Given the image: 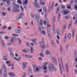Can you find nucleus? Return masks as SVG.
I'll list each match as a JSON object with an SVG mask.
<instances>
[{
    "label": "nucleus",
    "mask_w": 77,
    "mask_h": 77,
    "mask_svg": "<svg viewBox=\"0 0 77 77\" xmlns=\"http://www.w3.org/2000/svg\"><path fill=\"white\" fill-rule=\"evenodd\" d=\"M48 69L50 72H53V70L54 71H57V69L52 63L50 64L49 66L48 67Z\"/></svg>",
    "instance_id": "obj_1"
},
{
    "label": "nucleus",
    "mask_w": 77,
    "mask_h": 77,
    "mask_svg": "<svg viewBox=\"0 0 77 77\" xmlns=\"http://www.w3.org/2000/svg\"><path fill=\"white\" fill-rule=\"evenodd\" d=\"M15 32L17 34H19L21 32V29L20 28H17L15 30Z\"/></svg>",
    "instance_id": "obj_2"
},
{
    "label": "nucleus",
    "mask_w": 77,
    "mask_h": 77,
    "mask_svg": "<svg viewBox=\"0 0 77 77\" xmlns=\"http://www.w3.org/2000/svg\"><path fill=\"white\" fill-rule=\"evenodd\" d=\"M16 39L17 38L15 37L14 36H12L11 40V44H14V41H15Z\"/></svg>",
    "instance_id": "obj_3"
},
{
    "label": "nucleus",
    "mask_w": 77,
    "mask_h": 77,
    "mask_svg": "<svg viewBox=\"0 0 77 77\" xmlns=\"http://www.w3.org/2000/svg\"><path fill=\"white\" fill-rule=\"evenodd\" d=\"M37 1H38V0H35L34 6L37 8H40V6L39 5V3L36 2Z\"/></svg>",
    "instance_id": "obj_4"
},
{
    "label": "nucleus",
    "mask_w": 77,
    "mask_h": 77,
    "mask_svg": "<svg viewBox=\"0 0 77 77\" xmlns=\"http://www.w3.org/2000/svg\"><path fill=\"white\" fill-rule=\"evenodd\" d=\"M27 64V62H25L24 63V62H22V69H25L26 68V66Z\"/></svg>",
    "instance_id": "obj_5"
},
{
    "label": "nucleus",
    "mask_w": 77,
    "mask_h": 77,
    "mask_svg": "<svg viewBox=\"0 0 77 77\" xmlns=\"http://www.w3.org/2000/svg\"><path fill=\"white\" fill-rule=\"evenodd\" d=\"M48 64V63L46 62V63H43L42 64V68H43V69H47V68L46 67L47 66V65Z\"/></svg>",
    "instance_id": "obj_6"
},
{
    "label": "nucleus",
    "mask_w": 77,
    "mask_h": 77,
    "mask_svg": "<svg viewBox=\"0 0 77 77\" xmlns=\"http://www.w3.org/2000/svg\"><path fill=\"white\" fill-rule=\"evenodd\" d=\"M69 63H66L65 64V68L66 70V72L67 73L68 72V71L69 70Z\"/></svg>",
    "instance_id": "obj_7"
},
{
    "label": "nucleus",
    "mask_w": 77,
    "mask_h": 77,
    "mask_svg": "<svg viewBox=\"0 0 77 77\" xmlns=\"http://www.w3.org/2000/svg\"><path fill=\"white\" fill-rule=\"evenodd\" d=\"M70 12L68 10H64L62 11V14H64V15H66V14L69 13Z\"/></svg>",
    "instance_id": "obj_8"
},
{
    "label": "nucleus",
    "mask_w": 77,
    "mask_h": 77,
    "mask_svg": "<svg viewBox=\"0 0 77 77\" xmlns=\"http://www.w3.org/2000/svg\"><path fill=\"white\" fill-rule=\"evenodd\" d=\"M52 60L53 63L55 65H57V62L56 61V58H55L53 57L52 58Z\"/></svg>",
    "instance_id": "obj_9"
},
{
    "label": "nucleus",
    "mask_w": 77,
    "mask_h": 77,
    "mask_svg": "<svg viewBox=\"0 0 77 77\" xmlns=\"http://www.w3.org/2000/svg\"><path fill=\"white\" fill-rule=\"evenodd\" d=\"M61 63L62 64H61V67L62 68V69H63V71H65L64 69V66H63V61H62V58H61L60 59Z\"/></svg>",
    "instance_id": "obj_10"
},
{
    "label": "nucleus",
    "mask_w": 77,
    "mask_h": 77,
    "mask_svg": "<svg viewBox=\"0 0 77 77\" xmlns=\"http://www.w3.org/2000/svg\"><path fill=\"white\" fill-rule=\"evenodd\" d=\"M13 9L14 10L13 12H20V10L17 8H13Z\"/></svg>",
    "instance_id": "obj_11"
},
{
    "label": "nucleus",
    "mask_w": 77,
    "mask_h": 77,
    "mask_svg": "<svg viewBox=\"0 0 77 77\" xmlns=\"http://www.w3.org/2000/svg\"><path fill=\"white\" fill-rule=\"evenodd\" d=\"M35 18L37 22H39V16H38L37 14H36L35 16Z\"/></svg>",
    "instance_id": "obj_12"
},
{
    "label": "nucleus",
    "mask_w": 77,
    "mask_h": 77,
    "mask_svg": "<svg viewBox=\"0 0 77 77\" xmlns=\"http://www.w3.org/2000/svg\"><path fill=\"white\" fill-rule=\"evenodd\" d=\"M13 6H14V8H19V7H20V6H19V5H17V4H16L15 3H13Z\"/></svg>",
    "instance_id": "obj_13"
},
{
    "label": "nucleus",
    "mask_w": 77,
    "mask_h": 77,
    "mask_svg": "<svg viewBox=\"0 0 77 77\" xmlns=\"http://www.w3.org/2000/svg\"><path fill=\"white\" fill-rule=\"evenodd\" d=\"M3 75L4 77H7V72H6V70H4L3 73Z\"/></svg>",
    "instance_id": "obj_14"
},
{
    "label": "nucleus",
    "mask_w": 77,
    "mask_h": 77,
    "mask_svg": "<svg viewBox=\"0 0 77 77\" xmlns=\"http://www.w3.org/2000/svg\"><path fill=\"white\" fill-rule=\"evenodd\" d=\"M67 38L69 40L71 39V33H69L67 35Z\"/></svg>",
    "instance_id": "obj_15"
},
{
    "label": "nucleus",
    "mask_w": 77,
    "mask_h": 77,
    "mask_svg": "<svg viewBox=\"0 0 77 77\" xmlns=\"http://www.w3.org/2000/svg\"><path fill=\"white\" fill-rule=\"evenodd\" d=\"M6 2L7 5H8L9 8H11V4H10V1L9 0H7Z\"/></svg>",
    "instance_id": "obj_16"
},
{
    "label": "nucleus",
    "mask_w": 77,
    "mask_h": 77,
    "mask_svg": "<svg viewBox=\"0 0 77 77\" xmlns=\"http://www.w3.org/2000/svg\"><path fill=\"white\" fill-rule=\"evenodd\" d=\"M75 29H74L73 30H72V38H73L74 36V34H75Z\"/></svg>",
    "instance_id": "obj_17"
},
{
    "label": "nucleus",
    "mask_w": 77,
    "mask_h": 77,
    "mask_svg": "<svg viewBox=\"0 0 77 77\" xmlns=\"http://www.w3.org/2000/svg\"><path fill=\"white\" fill-rule=\"evenodd\" d=\"M56 33L57 35L58 36H60V30L59 29H57L56 30Z\"/></svg>",
    "instance_id": "obj_18"
},
{
    "label": "nucleus",
    "mask_w": 77,
    "mask_h": 77,
    "mask_svg": "<svg viewBox=\"0 0 77 77\" xmlns=\"http://www.w3.org/2000/svg\"><path fill=\"white\" fill-rule=\"evenodd\" d=\"M59 66L60 67V72L61 75H62V69L61 68V66H60V63H59Z\"/></svg>",
    "instance_id": "obj_19"
},
{
    "label": "nucleus",
    "mask_w": 77,
    "mask_h": 77,
    "mask_svg": "<svg viewBox=\"0 0 77 77\" xmlns=\"http://www.w3.org/2000/svg\"><path fill=\"white\" fill-rule=\"evenodd\" d=\"M9 75L11 76H12L13 77L15 76V74L13 73L10 72L9 73Z\"/></svg>",
    "instance_id": "obj_20"
},
{
    "label": "nucleus",
    "mask_w": 77,
    "mask_h": 77,
    "mask_svg": "<svg viewBox=\"0 0 77 77\" xmlns=\"http://www.w3.org/2000/svg\"><path fill=\"white\" fill-rule=\"evenodd\" d=\"M60 53H62V52L63 51V50L62 49V45H60Z\"/></svg>",
    "instance_id": "obj_21"
},
{
    "label": "nucleus",
    "mask_w": 77,
    "mask_h": 77,
    "mask_svg": "<svg viewBox=\"0 0 77 77\" xmlns=\"http://www.w3.org/2000/svg\"><path fill=\"white\" fill-rule=\"evenodd\" d=\"M52 46H53V47H56V44L55 43V42H52Z\"/></svg>",
    "instance_id": "obj_22"
},
{
    "label": "nucleus",
    "mask_w": 77,
    "mask_h": 77,
    "mask_svg": "<svg viewBox=\"0 0 77 77\" xmlns=\"http://www.w3.org/2000/svg\"><path fill=\"white\" fill-rule=\"evenodd\" d=\"M56 21V20H55V16H54V17L53 18V24H54L55 23V22Z\"/></svg>",
    "instance_id": "obj_23"
},
{
    "label": "nucleus",
    "mask_w": 77,
    "mask_h": 77,
    "mask_svg": "<svg viewBox=\"0 0 77 77\" xmlns=\"http://www.w3.org/2000/svg\"><path fill=\"white\" fill-rule=\"evenodd\" d=\"M3 59L5 60H8L7 57H5V56H3Z\"/></svg>",
    "instance_id": "obj_24"
},
{
    "label": "nucleus",
    "mask_w": 77,
    "mask_h": 77,
    "mask_svg": "<svg viewBox=\"0 0 77 77\" xmlns=\"http://www.w3.org/2000/svg\"><path fill=\"white\" fill-rule=\"evenodd\" d=\"M74 54L75 57H77V51H76V50H74Z\"/></svg>",
    "instance_id": "obj_25"
},
{
    "label": "nucleus",
    "mask_w": 77,
    "mask_h": 77,
    "mask_svg": "<svg viewBox=\"0 0 77 77\" xmlns=\"http://www.w3.org/2000/svg\"><path fill=\"white\" fill-rule=\"evenodd\" d=\"M60 14H59L58 15V21L59 22L60 21Z\"/></svg>",
    "instance_id": "obj_26"
},
{
    "label": "nucleus",
    "mask_w": 77,
    "mask_h": 77,
    "mask_svg": "<svg viewBox=\"0 0 77 77\" xmlns=\"http://www.w3.org/2000/svg\"><path fill=\"white\" fill-rule=\"evenodd\" d=\"M27 3H28V0H25V1L23 2V4L25 5H26Z\"/></svg>",
    "instance_id": "obj_27"
},
{
    "label": "nucleus",
    "mask_w": 77,
    "mask_h": 77,
    "mask_svg": "<svg viewBox=\"0 0 77 77\" xmlns=\"http://www.w3.org/2000/svg\"><path fill=\"white\" fill-rule=\"evenodd\" d=\"M17 40L18 41L19 44H21L22 42L21 41V40H20V38H17Z\"/></svg>",
    "instance_id": "obj_28"
},
{
    "label": "nucleus",
    "mask_w": 77,
    "mask_h": 77,
    "mask_svg": "<svg viewBox=\"0 0 77 77\" xmlns=\"http://www.w3.org/2000/svg\"><path fill=\"white\" fill-rule=\"evenodd\" d=\"M43 11L44 12H45L47 11L46 10V8H45V7H44L43 8Z\"/></svg>",
    "instance_id": "obj_29"
},
{
    "label": "nucleus",
    "mask_w": 77,
    "mask_h": 77,
    "mask_svg": "<svg viewBox=\"0 0 77 77\" xmlns=\"http://www.w3.org/2000/svg\"><path fill=\"white\" fill-rule=\"evenodd\" d=\"M3 68H4V71H6V66H5V64H3Z\"/></svg>",
    "instance_id": "obj_30"
},
{
    "label": "nucleus",
    "mask_w": 77,
    "mask_h": 77,
    "mask_svg": "<svg viewBox=\"0 0 77 77\" xmlns=\"http://www.w3.org/2000/svg\"><path fill=\"white\" fill-rule=\"evenodd\" d=\"M28 73H30L32 74V72L31 69H29L28 71Z\"/></svg>",
    "instance_id": "obj_31"
},
{
    "label": "nucleus",
    "mask_w": 77,
    "mask_h": 77,
    "mask_svg": "<svg viewBox=\"0 0 77 77\" xmlns=\"http://www.w3.org/2000/svg\"><path fill=\"white\" fill-rule=\"evenodd\" d=\"M21 18V15H19L18 16V17L17 18V20H20V19Z\"/></svg>",
    "instance_id": "obj_32"
},
{
    "label": "nucleus",
    "mask_w": 77,
    "mask_h": 77,
    "mask_svg": "<svg viewBox=\"0 0 77 77\" xmlns=\"http://www.w3.org/2000/svg\"><path fill=\"white\" fill-rule=\"evenodd\" d=\"M42 44L43 45V46H45V45H44L45 43L44 42V40L43 39H42Z\"/></svg>",
    "instance_id": "obj_33"
},
{
    "label": "nucleus",
    "mask_w": 77,
    "mask_h": 77,
    "mask_svg": "<svg viewBox=\"0 0 77 77\" xmlns=\"http://www.w3.org/2000/svg\"><path fill=\"white\" fill-rule=\"evenodd\" d=\"M33 51V48H31V50H30V51L31 53H33L34 52Z\"/></svg>",
    "instance_id": "obj_34"
},
{
    "label": "nucleus",
    "mask_w": 77,
    "mask_h": 77,
    "mask_svg": "<svg viewBox=\"0 0 77 77\" xmlns=\"http://www.w3.org/2000/svg\"><path fill=\"white\" fill-rule=\"evenodd\" d=\"M59 8L58 7L57 9L56 14H57V13H58V12H59Z\"/></svg>",
    "instance_id": "obj_35"
},
{
    "label": "nucleus",
    "mask_w": 77,
    "mask_h": 77,
    "mask_svg": "<svg viewBox=\"0 0 77 77\" xmlns=\"http://www.w3.org/2000/svg\"><path fill=\"white\" fill-rule=\"evenodd\" d=\"M66 36H64V42H66Z\"/></svg>",
    "instance_id": "obj_36"
},
{
    "label": "nucleus",
    "mask_w": 77,
    "mask_h": 77,
    "mask_svg": "<svg viewBox=\"0 0 77 77\" xmlns=\"http://www.w3.org/2000/svg\"><path fill=\"white\" fill-rule=\"evenodd\" d=\"M39 56H41V57H44V54H43L42 53H40Z\"/></svg>",
    "instance_id": "obj_37"
},
{
    "label": "nucleus",
    "mask_w": 77,
    "mask_h": 77,
    "mask_svg": "<svg viewBox=\"0 0 77 77\" xmlns=\"http://www.w3.org/2000/svg\"><path fill=\"white\" fill-rule=\"evenodd\" d=\"M66 29V25H64V27L63 28V31H65V29Z\"/></svg>",
    "instance_id": "obj_38"
},
{
    "label": "nucleus",
    "mask_w": 77,
    "mask_h": 77,
    "mask_svg": "<svg viewBox=\"0 0 77 77\" xmlns=\"http://www.w3.org/2000/svg\"><path fill=\"white\" fill-rule=\"evenodd\" d=\"M46 54L47 55H48V54H50V51H47L46 52Z\"/></svg>",
    "instance_id": "obj_39"
},
{
    "label": "nucleus",
    "mask_w": 77,
    "mask_h": 77,
    "mask_svg": "<svg viewBox=\"0 0 77 77\" xmlns=\"http://www.w3.org/2000/svg\"><path fill=\"white\" fill-rule=\"evenodd\" d=\"M52 36V33H50L48 34V36L49 37H50V38H51V36Z\"/></svg>",
    "instance_id": "obj_40"
},
{
    "label": "nucleus",
    "mask_w": 77,
    "mask_h": 77,
    "mask_svg": "<svg viewBox=\"0 0 77 77\" xmlns=\"http://www.w3.org/2000/svg\"><path fill=\"white\" fill-rule=\"evenodd\" d=\"M31 40L33 42H35L36 40H35V39H33V38H31Z\"/></svg>",
    "instance_id": "obj_41"
},
{
    "label": "nucleus",
    "mask_w": 77,
    "mask_h": 77,
    "mask_svg": "<svg viewBox=\"0 0 77 77\" xmlns=\"http://www.w3.org/2000/svg\"><path fill=\"white\" fill-rule=\"evenodd\" d=\"M33 67L34 69H36V68H37L36 67V66L35 65L33 66Z\"/></svg>",
    "instance_id": "obj_42"
},
{
    "label": "nucleus",
    "mask_w": 77,
    "mask_h": 77,
    "mask_svg": "<svg viewBox=\"0 0 77 77\" xmlns=\"http://www.w3.org/2000/svg\"><path fill=\"white\" fill-rule=\"evenodd\" d=\"M26 73L25 72H24L23 76L22 77H26Z\"/></svg>",
    "instance_id": "obj_43"
},
{
    "label": "nucleus",
    "mask_w": 77,
    "mask_h": 77,
    "mask_svg": "<svg viewBox=\"0 0 77 77\" xmlns=\"http://www.w3.org/2000/svg\"><path fill=\"white\" fill-rule=\"evenodd\" d=\"M74 8L77 10V5H76V4H75L74 5Z\"/></svg>",
    "instance_id": "obj_44"
},
{
    "label": "nucleus",
    "mask_w": 77,
    "mask_h": 77,
    "mask_svg": "<svg viewBox=\"0 0 77 77\" xmlns=\"http://www.w3.org/2000/svg\"><path fill=\"white\" fill-rule=\"evenodd\" d=\"M7 10L9 12H11V8H7Z\"/></svg>",
    "instance_id": "obj_45"
},
{
    "label": "nucleus",
    "mask_w": 77,
    "mask_h": 77,
    "mask_svg": "<svg viewBox=\"0 0 77 77\" xmlns=\"http://www.w3.org/2000/svg\"><path fill=\"white\" fill-rule=\"evenodd\" d=\"M2 45L3 48H5V44H2Z\"/></svg>",
    "instance_id": "obj_46"
},
{
    "label": "nucleus",
    "mask_w": 77,
    "mask_h": 77,
    "mask_svg": "<svg viewBox=\"0 0 77 77\" xmlns=\"http://www.w3.org/2000/svg\"><path fill=\"white\" fill-rule=\"evenodd\" d=\"M3 72V70L2 69H1L0 70V74L2 75V72Z\"/></svg>",
    "instance_id": "obj_47"
},
{
    "label": "nucleus",
    "mask_w": 77,
    "mask_h": 77,
    "mask_svg": "<svg viewBox=\"0 0 77 77\" xmlns=\"http://www.w3.org/2000/svg\"><path fill=\"white\" fill-rule=\"evenodd\" d=\"M2 14L3 16H6V13L5 12H3Z\"/></svg>",
    "instance_id": "obj_48"
},
{
    "label": "nucleus",
    "mask_w": 77,
    "mask_h": 77,
    "mask_svg": "<svg viewBox=\"0 0 77 77\" xmlns=\"http://www.w3.org/2000/svg\"><path fill=\"white\" fill-rule=\"evenodd\" d=\"M17 2H18V3H19L20 5H21L22 3H21V1L20 0H18L17 1Z\"/></svg>",
    "instance_id": "obj_49"
},
{
    "label": "nucleus",
    "mask_w": 77,
    "mask_h": 77,
    "mask_svg": "<svg viewBox=\"0 0 77 77\" xmlns=\"http://www.w3.org/2000/svg\"><path fill=\"white\" fill-rule=\"evenodd\" d=\"M42 34H43V35H45V31L44 30L42 31Z\"/></svg>",
    "instance_id": "obj_50"
},
{
    "label": "nucleus",
    "mask_w": 77,
    "mask_h": 77,
    "mask_svg": "<svg viewBox=\"0 0 77 77\" xmlns=\"http://www.w3.org/2000/svg\"><path fill=\"white\" fill-rule=\"evenodd\" d=\"M66 6H67L68 9H71V6H69V5H67Z\"/></svg>",
    "instance_id": "obj_51"
},
{
    "label": "nucleus",
    "mask_w": 77,
    "mask_h": 77,
    "mask_svg": "<svg viewBox=\"0 0 77 77\" xmlns=\"http://www.w3.org/2000/svg\"><path fill=\"white\" fill-rule=\"evenodd\" d=\"M11 29L12 27H11V26H9L8 27V29L9 30H11Z\"/></svg>",
    "instance_id": "obj_52"
},
{
    "label": "nucleus",
    "mask_w": 77,
    "mask_h": 77,
    "mask_svg": "<svg viewBox=\"0 0 77 77\" xmlns=\"http://www.w3.org/2000/svg\"><path fill=\"white\" fill-rule=\"evenodd\" d=\"M11 65V69H14V65Z\"/></svg>",
    "instance_id": "obj_53"
},
{
    "label": "nucleus",
    "mask_w": 77,
    "mask_h": 77,
    "mask_svg": "<svg viewBox=\"0 0 77 77\" xmlns=\"http://www.w3.org/2000/svg\"><path fill=\"white\" fill-rule=\"evenodd\" d=\"M27 57H28V58H32V56L28 55Z\"/></svg>",
    "instance_id": "obj_54"
},
{
    "label": "nucleus",
    "mask_w": 77,
    "mask_h": 77,
    "mask_svg": "<svg viewBox=\"0 0 77 77\" xmlns=\"http://www.w3.org/2000/svg\"><path fill=\"white\" fill-rule=\"evenodd\" d=\"M5 38L6 39H8L9 38V37H8V36L6 35L5 37Z\"/></svg>",
    "instance_id": "obj_55"
},
{
    "label": "nucleus",
    "mask_w": 77,
    "mask_h": 77,
    "mask_svg": "<svg viewBox=\"0 0 77 77\" xmlns=\"http://www.w3.org/2000/svg\"><path fill=\"white\" fill-rule=\"evenodd\" d=\"M23 51H24V52H25L26 53H27V51H26V49H23V50H22Z\"/></svg>",
    "instance_id": "obj_56"
},
{
    "label": "nucleus",
    "mask_w": 77,
    "mask_h": 77,
    "mask_svg": "<svg viewBox=\"0 0 77 77\" xmlns=\"http://www.w3.org/2000/svg\"><path fill=\"white\" fill-rule=\"evenodd\" d=\"M61 7L63 9H65V6L63 5H62Z\"/></svg>",
    "instance_id": "obj_57"
},
{
    "label": "nucleus",
    "mask_w": 77,
    "mask_h": 77,
    "mask_svg": "<svg viewBox=\"0 0 77 77\" xmlns=\"http://www.w3.org/2000/svg\"><path fill=\"white\" fill-rule=\"evenodd\" d=\"M38 59L39 60H42V58H41V57H39Z\"/></svg>",
    "instance_id": "obj_58"
},
{
    "label": "nucleus",
    "mask_w": 77,
    "mask_h": 77,
    "mask_svg": "<svg viewBox=\"0 0 77 77\" xmlns=\"http://www.w3.org/2000/svg\"><path fill=\"white\" fill-rule=\"evenodd\" d=\"M6 63L7 64H9L10 63V61H6Z\"/></svg>",
    "instance_id": "obj_59"
},
{
    "label": "nucleus",
    "mask_w": 77,
    "mask_h": 77,
    "mask_svg": "<svg viewBox=\"0 0 77 77\" xmlns=\"http://www.w3.org/2000/svg\"><path fill=\"white\" fill-rule=\"evenodd\" d=\"M56 42L57 44H59V40L57 39V40H56Z\"/></svg>",
    "instance_id": "obj_60"
},
{
    "label": "nucleus",
    "mask_w": 77,
    "mask_h": 77,
    "mask_svg": "<svg viewBox=\"0 0 77 77\" xmlns=\"http://www.w3.org/2000/svg\"><path fill=\"white\" fill-rule=\"evenodd\" d=\"M5 33V32H4L3 31H2L0 32V34H4Z\"/></svg>",
    "instance_id": "obj_61"
},
{
    "label": "nucleus",
    "mask_w": 77,
    "mask_h": 77,
    "mask_svg": "<svg viewBox=\"0 0 77 77\" xmlns=\"http://www.w3.org/2000/svg\"><path fill=\"white\" fill-rule=\"evenodd\" d=\"M12 35L13 36H18V35H16L15 34H12Z\"/></svg>",
    "instance_id": "obj_62"
},
{
    "label": "nucleus",
    "mask_w": 77,
    "mask_h": 77,
    "mask_svg": "<svg viewBox=\"0 0 77 77\" xmlns=\"http://www.w3.org/2000/svg\"><path fill=\"white\" fill-rule=\"evenodd\" d=\"M35 69L36 71H38L39 70V68H38V67H37Z\"/></svg>",
    "instance_id": "obj_63"
},
{
    "label": "nucleus",
    "mask_w": 77,
    "mask_h": 77,
    "mask_svg": "<svg viewBox=\"0 0 77 77\" xmlns=\"http://www.w3.org/2000/svg\"><path fill=\"white\" fill-rule=\"evenodd\" d=\"M50 29L49 28L47 29V31H48V33H49V32H50Z\"/></svg>",
    "instance_id": "obj_64"
}]
</instances>
